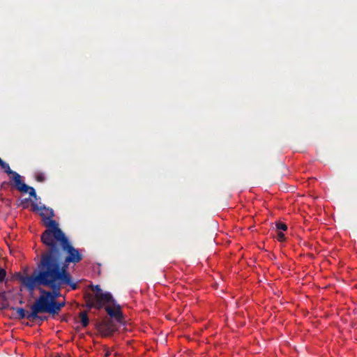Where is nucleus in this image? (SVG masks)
Returning <instances> with one entry per match:
<instances>
[{
  "label": "nucleus",
  "mask_w": 357,
  "mask_h": 357,
  "mask_svg": "<svg viewBox=\"0 0 357 357\" xmlns=\"http://www.w3.org/2000/svg\"><path fill=\"white\" fill-rule=\"evenodd\" d=\"M10 310L15 311V314H16L15 318L17 319L20 320V319L26 318L29 321L36 320V318L29 317V315L30 314V312H26L22 307H11Z\"/></svg>",
  "instance_id": "nucleus-9"
},
{
  "label": "nucleus",
  "mask_w": 357,
  "mask_h": 357,
  "mask_svg": "<svg viewBox=\"0 0 357 357\" xmlns=\"http://www.w3.org/2000/svg\"><path fill=\"white\" fill-rule=\"evenodd\" d=\"M31 206L33 211L45 210L48 212L47 215L44 212L40 213V215L44 222V225L47 227L40 236L41 242L45 245V249L52 248L67 237L65 233L59 227L58 223L53 220L54 213L52 208H47L45 205L38 206V204L33 202L31 204Z\"/></svg>",
  "instance_id": "nucleus-3"
},
{
  "label": "nucleus",
  "mask_w": 357,
  "mask_h": 357,
  "mask_svg": "<svg viewBox=\"0 0 357 357\" xmlns=\"http://www.w3.org/2000/svg\"><path fill=\"white\" fill-rule=\"evenodd\" d=\"M0 167L4 171L5 173L8 174V175H12L10 183V185L15 187L21 192H29L30 197L36 199L37 195L35 189L33 187H30L24 183L21 179V176L16 172L11 170L9 165L3 161L1 158Z\"/></svg>",
  "instance_id": "nucleus-4"
},
{
  "label": "nucleus",
  "mask_w": 357,
  "mask_h": 357,
  "mask_svg": "<svg viewBox=\"0 0 357 357\" xmlns=\"http://www.w3.org/2000/svg\"><path fill=\"white\" fill-rule=\"evenodd\" d=\"M18 202H19V203L17 204L18 206H22L24 209L27 208L29 207V198L21 199Z\"/></svg>",
  "instance_id": "nucleus-14"
},
{
  "label": "nucleus",
  "mask_w": 357,
  "mask_h": 357,
  "mask_svg": "<svg viewBox=\"0 0 357 357\" xmlns=\"http://www.w3.org/2000/svg\"><path fill=\"white\" fill-rule=\"evenodd\" d=\"M111 355V352L107 350L105 354V357H109Z\"/></svg>",
  "instance_id": "nucleus-20"
},
{
  "label": "nucleus",
  "mask_w": 357,
  "mask_h": 357,
  "mask_svg": "<svg viewBox=\"0 0 357 357\" xmlns=\"http://www.w3.org/2000/svg\"><path fill=\"white\" fill-rule=\"evenodd\" d=\"M275 226L278 231H286L287 229V225L281 222H276Z\"/></svg>",
  "instance_id": "nucleus-15"
},
{
  "label": "nucleus",
  "mask_w": 357,
  "mask_h": 357,
  "mask_svg": "<svg viewBox=\"0 0 357 357\" xmlns=\"http://www.w3.org/2000/svg\"><path fill=\"white\" fill-rule=\"evenodd\" d=\"M6 276V271L4 268H0V282L4 281Z\"/></svg>",
  "instance_id": "nucleus-16"
},
{
  "label": "nucleus",
  "mask_w": 357,
  "mask_h": 357,
  "mask_svg": "<svg viewBox=\"0 0 357 357\" xmlns=\"http://www.w3.org/2000/svg\"><path fill=\"white\" fill-rule=\"evenodd\" d=\"M19 280L29 291L33 292L38 287H47L50 291L45 290L52 301L61 296V289L65 286H70L73 290L77 288V284L73 282L72 277L60 273L59 270H51L36 264V268L29 275H20Z\"/></svg>",
  "instance_id": "nucleus-1"
},
{
  "label": "nucleus",
  "mask_w": 357,
  "mask_h": 357,
  "mask_svg": "<svg viewBox=\"0 0 357 357\" xmlns=\"http://www.w3.org/2000/svg\"><path fill=\"white\" fill-rule=\"evenodd\" d=\"M81 324L83 327H86L89 324L87 311H82L79 313Z\"/></svg>",
  "instance_id": "nucleus-12"
},
{
  "label": "nucleus",
  "mask_w": 357,
  "mask_h": 357,
  "mask_svg": "<svg viewBox=\"0 0 357 357\" xmlns=\"http://www.w3.org/2000/svg\"><path fill=\"white\" fill-rule=\"evenodd\" d=\"M91 289L95 292L93 297L96 298L98 310H100L105 303L114 302L112 295L109 292L103 293L100 285L92 286Z\"/></svg>",
  "instance_id": "nucleus-6"
},
{
  "label": "nucleus",
  "mask_w": 357,
  "mask_h": 357,
  "mask_svg": "<svg viewBox=\"0 0 357 357\" xmlns=\"http://www.w3.org/2000/svg\"><path fill=\"white\" fill-rule=\"evenodd\" d=\"M40 211V212H44L46 215L48 213V212L47 211H45V210H38V211Z\"/></svg>",
  "instance_id": "nucleus-21"
},
{
  "label": "nucleus",
  "mask_w": 357,
  "mask_h": 357,
  "mask_svg": "<svg viewBox=\"0 0 357 357\" xmlns=\"http://www.w3.org/2000/svg\"><path fill=\"white\" fill-rule=\"evenodd\" d=\"M0 303L1 305V309L3 310L7 309L9 307V304L5 292L0 293Z\"/></svg>",
  "instance_id": "nucleus-13"
},
{
  "label": "nucleus",
  "mask_w": 357,
  "mask_h": 357,
  "mask_svg": "<svg viewBox=\"0 0 357 357\" xmlns=\"http://www.w3.org/2000/svg\"><path fill=\"white\" fill-rule=\"evenodd\" d=\"M114 305V308L111 307L109 306L105 307V311L108 314V315L111 318L115 319V320L121 324L123 320V313L121 310V306L119 304H116L115 301L114 300V302H110Z\"/></svg>",
  "instance_id": "nucleus-8"
},
{
  "label": "nucleus",
  "mask_w": 357,
  "mask_h": 357,
  "mask_svg": "<svg viewBox=\"0 0 357 357\" xmlns=\"http://www.w3.org/2000/svg\"><path fill=\"white\" fill-rule=\"evenodd\" d=\"M36 180L39 182H43L45 180V177L43 174H39L36 176Z\"/></svg>",
  "instance_id": "nucleus-18"
},
{
  "label": "nucleus",
  "mask_w": 357,
  "mask_h": 357,
  "mask_svg": "<svg viewBox=\"0 0 357 357\" xmlns=\"http://www.w3.org/2000/svg\"><path fill=\"white\" fill-rule=\"evenodd\" d=\"M82 259L79 250L66 237L52 248L45 249L37 264L51 270L57 269L60 273L71 276L68 271L70 264H76Z\"/></svg>",
  "instance_id": "nucleus-2"
},
{
  "label": "nucleus",
  "mask_w": 357,
  "mask_h": 357,
  "mask_svg": "<svg viewBox=\"0 0 357 357\" xmlns=\"http://www.w3.org/2000/svg\"><path fill=\"white\" fill-rule=\"evenodd\" d=\"M97 330L102 336L110 337L117 331V327L112 319H107L98 324Z\"/></svg>",
  "instance_id": "nucleus-7"
},
{
  "label": "nucleus",
  "mask_w": 357,
  "mask_h": 357,
  "mask_svg": "<svg viewBox=\"0 0 357 357\" xmlns=\"http://www.w3.org/2000/svg\"><path fill=\"white\" fill-rule=\"evenodd\" d=\"M36 319H39L40 322H43L44 321H47V317H46V316H39L38 315V317H37Z\"/></svg>",
  "instance_id": "nucleus-19"
},
{
  "label": "nucleus",
  "mask_w": 357,
  "mask_h": 357,
  "mask_svg": "<svg viewBox=\"0 0 357 357\" xmlns=\"http://www.w3.org/2000/svg\"><path fill=\"white\" fill-rule=\"evenodd\" d=\"M278 239L279 241H283L284 240V234L282 231L278 232Z\"/></svg>",
  "instance_id": "nucleus-17"
},
{
  "label": "nucleus",
  "mask_w": 357,
  "mask_h": 357,
  "mask_svg": "<svg viewBox=\"0 0 357 357\" xmlns=\"http://www.w3.org/2000/svg\"><path fill=\"white\" fill-rule=\"evenodd\" d=\"M84 300L86 302V307L89 309L96 307L97 309L96 301L93 295L91 294H86L84 296Z\"/></svg>",
  "instance_id": "nucleus-11"
},
{
  "label": "nucleus",
  "mask_w": 357,
  "mask_h": 357,
  "mask_svg": "<svg viewBox=\"0 0 357 357\" xmlns=\"http://www.w3.org/2000/svg\"><path fill=\"white\" fill-rule=\"evenodd\" d=\"M65 302H57L56 300L52 301L50 314L54 315L58 314L61 311V308L65 306Z\"/></svg>",
  "instance_id": "nucleus-10"
},
{
  "label": "nucleus",
  "mask_w": 357,
  "mask_h": 357,
  "mask_svg": "<svg viewBox=\"0 0 357 357\" xmlns=\"http://www.w3.org/2000/svg\"><path fill=\"white\" fill-rule=\"evenodd\" d=\"M40 295L36 300L33 305H31V312L29 315V317L37 318L39 313H49L50 312L52 299L47 294L43 293L45 289L42 287L37 288Z\"/></svg>",
  "instance_id": "nucleus-5"
}]
</instances>
